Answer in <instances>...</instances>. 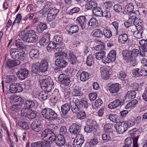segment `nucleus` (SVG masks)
<instances>
[{
  "instance_id": "a878e982",
  "label": "nucleus",
  "mask_w": 147,
  "mask_h": 147,
  "mask_svg": "<svg viewBox=\"0 0 147 147\" xmlns=\"http://www.w3.org/2000/svg\"><path fill=\"white\" fill-rule=\"evenodd\" d=\"M133 2L127 3L125 7V8L123 12V13L125 15L128 14L131 12L133 11L134 9Z\"/></svg>"
},
{
  "instance_id": "39448f33",
  "label": "nucleus",
  "mask_w": 147,
  "mask_h": 147,
  "mask_svg": "<svg viewBox=\"0 0 147 147\" xmlns=\"http://www.w3.org/2000/svg\"><path fill=\"white\" fill-rule=\"evenodd\" d=\"M40 82L42 89L47 92H49L51 90L53 85L54 84L53 80L50 77L40 80Z\"/></svg>"
},
{
  "instance_id": "864d4df0",
  "label": "nucleus",
  "mask_w": 147,
  "mask_h": 147,
  "mask_svg": "<svg viewBox=\"0 0 147 147\" xmlns=\"http://www.w3.org/2000/svg\"><path fill=\"white\" fill-rule=\"evenodd\" d=\"M22 40H20L18 38L16 41V45L18 48H21L22 49H25L26 48V46L22 43Z\"/></svg>"
},
{
  "instance_id": "6e6552de",
  "label": "nucleus",
  "mask_w": 147,
  "mask_h": 147,
  "mask_svg": "<svg viewBox=\"0 0 147 147\" xmlns=\"http://www.w3.org/2000/svg\"><path fill=\"white\" fill-rule=\"evenodd\" d=\"M70 76L64 74H60L58 78L59 83L65 86H69L70 85L71 80Z\"/></svg>"
},
{
  "instance_id": "f257e3e1",
  "label": "nucleus",
  "mask_w": 147,
  "mask_h": 147,
  "mask_svg": "<svg viewBox=\"0 0 147 147\" xmlns=\"http://www.w3.org/2000/svg\"><path fill=\"white\" fill-rule=\"evenodd\" d=\"M19 36L22 40L28 43L34 42L37 40L35 31L31 29L22 31L19 34Z\"/></svg>"
},
{
  "instance_id": "5701e85b",
  "label": "nucleus",
  "mask_w": 147,
  "mask_h": 147,
  "mask_svg": "<svg viewBox=\"0 0 147 147\" xmlns=\"http://www.w3.org/2000/svg\"><path fill=\"white\" fill-rule=\"evenodd\" d=\"M39 55L38 51L36 49L31 50L29 53L31 58L35 61H38L39 59Z\"/></svg>"
},
{
  "instance_id": "423d86ee",
  "label": "nucleus",
  "mask_w": 147,
  "mask_h": 147,
  "mask_svg": "<svg viewBox=\"0 0 147 147\" xmlns=\"http://www.w3.org/2000/svg\"><path fill=\"white\" fill-rule=\"evenodd\" d=\"M123 59L127 62H129L130 65L132 66L136 65L135 59L131 55V51L129 50H124L122 51Z\"/></svg>"
},
{
  "instance_id": "338daca9",
  "label": "nucleus",
  "mask_w": 147,
  "mask_h": 147,
  "mask_svg": "<svg viewBox=\"0 0 147 147\" xmlns=\"http://www.w3.org/2000/svg\"><path fill=\"white\" fill-rule=\"evenodd\" d=\"M113 127V125L110 123H107L105 125L104 127V130L107 133H112V128Z\"/></svg>"
},
{
  "instance_id": "aec40b11",
  "label": "nucleus",
  "mask_w": 147,
  "mask_h": 147,
  "mask_svg": "<svg viewBox=\"0 0 147 147\" xmlns=\"http://www.w3.org/2000/svg\"><path fill=\"white\" fill-rule=\"evenodd\" d=\"M105 117L113 122L116 123L119 122L121 118L120 116L117 115L112 114H107L105 115Z\"/></svg>"
},
{
  "instance_id": "ddd939ff",
  "label": "nucleus",
  "mask_w": 147,
  "mask_h": 147,
  "mask_svg": "<svg viewBox=\"0 0 147 147\" xmlns=\"http://www.w3.org/2000/svg\"><path fill=\"white\" fill-rule=\"evenodd\" d=\"M139 44L141 46V48H140V55L142 57H144L146 55L145 52H147V40H140Z\"/></svg>"
},
{
  "instance_id": "774afa93",
  "label": "nucleus",
  "mask_w": 147,
  "mask_h": 147,
  "mask_svg": "<svg viewBox=\"0 0 147 147\" xmlns=\"http://www.w3.org/2000/svg\"><path fill=\"white\" fill-rule=\"evenodd\" d=\"M132 142V140L131 138H128L125 139L124 145L122 147H130Z\"/></svg>"
},
{
  "instance_id": "f8f14e48",
  "label": "nucleus",
  "mask_w": 147,
  "mask_h": 147,
  "mask_svg": "<svg viewBox=\"0 0 147 147\" xmlns=\"http://www.w3.org/2000/svg\"><path fill=\"white\" fill-rule=\"evenodd\" d=\"M76 22L82 30H84L87 24L88 20L84 16H81L76 20Z\"/></svg>"
},
{
  "instance_id": "09e8293b",
  "label": "nucleus",
  "mask_w": 147,
  "mask_h": 147,
  "mask_svg": "<svg viewBox=\"0 0 147 147\" xmlns=\"http://www.w3.org/2000/svg\"><path fill=\"white\" fill-rule=\"evenodd\" d=\"M25 105L27 109L32 108L35 106V103L33 100H29L26 101Z\"/></svg>"
},
{
  "instance_id": "9b49d317",
  "label": "nucleus",
  "mask_w": 147,
  "mask_h": 147,
  "mask_svg": "<svg viewBox=\"0 0 147 147\" xmlns=\"http://www.w3.org/2000/svg\"><path fill=\"white\" fill-rule=\"evenodd\" d=\"M81 129V125L77 123L72 124L70 126L69 131L72 134L78 135L80 132Z\"/></svg>"
},
{
  "instance_id": "8fccbe9b",
  "label": "nucleus",
  "mask_w": 147,
  "mask_h": 147,
  "mask_svg": "<svg viewBox=\"0 0 147 147\" xmlns=\"http://www.w3.org/2000/svg\"><path fill=\"white\" fill-rule=\"evenodd\" d=\"M136 93L134 91H128L126 94V98L132 99L136 97Z\"/></svg>"
},
{
  "instance_id": "1a4fd4ad",
  "label": "nucleus",
  "mask_w": 147,
  "mask_h": 147,
  "mask_svg": "<svg viewBox=\"0 0 147 147\" xmlns=\"http://www.w3.org/2000/svg\"><path fill=\"white\" fill-rule=\"evenodd\" d=\"M60 7H55L50 9L48 12L47 21L49 22L52 21L56 17L58 13L59 12Z\"/></svg>"
},
{
  "instance_id": "f704fd0d",
  "label": "nucleus",
  "mask_w": 147,
  "mask_h": 147,
  "mask_svg": "<svg viewBox=\"0 0 147 147\" xmlns=\"http://www.w3.org/2000/svg\"><path fill=\"white\" fill-rule=\"evenodd\" d=\"M105 51H102L100 52L96 53L94 54V55L97 59L100 60L102 59V62L103 63V58L104 57H105Z\"/></svg>"
},
{
  "instance_id": "a19ab883",
  "label": "nucleus",
  "mask_w": 147,
  "mask_h": 147,
  "mask_svg": "<svg viewBox=\"0 0 147 147\" xmlns=\"http://www.w3.org/2000/svg\"><path fill=\"white\" fill-rule=\"evenodd\" d=\"M47 28V24L45 23L40 22L37 28V31L38 32H42Z\"/></svg>"
},
{
  "instance_id": "f3484780",
  "label": "nucleus",
  "mask_w": 147,
  "mask_h": 147,
  "mask_svg": "<svg viewBox=\"0 0 147 147\" xmlns=\"http://www.w3.org/2000/svg\"><path fill=\"white\" fill-rule=\"evenodd\" d=\"M31 127L34 131L39 132L43 130V126L40 121L33 122L31 125Z\"/></svg>"
},
{
  "instance_id": "ea45409f",
  "label": "nucleus",
  "mask_w": 147,
  "mask_h": 147,
  "mask_svg": "<svg viewBox=\"0 0 147 147\" xmlns=\"http://www.w3.org/2000/svg\"><path fill=\"white\" fill-rule=\"evenodd\" d=\"M102 11L101 8L96 7L92 10V13L96 16L98 17H102Z\"/></svg>"
},
{
  "instance_id": "680f3d73",
  "label": "nucleus",
  "mask_w": 147,
  "mask_h": 147,
  "mask_svg": "<svg viewBox=\"0 0 147 147\" xmlns=\"http://www.w3.org/2000/svg\"><path fill=\"white\" fill-rule=\"evenodd\" d=\"M94 49L97 51H102L105 50V46L104 44L101 42V44L94 47Z\"/></svg>"
},
{
  "instance_id": "dca6fc26",
  "label": "nucleus",
  "mask_w": 147,
  "mask_h": 147,
  "mask_svg": "<svg viewBox=\"0 0 147 147\" xmlns=\"http://www.w3.org/2000/svg\"><path fill=\"white\" fill-rule=\"evenodd\" d=\"M118 127L116 128L117 132L120 134L125 132L127 129V127L125 121H120L118 123Z\"/></svg>"
},
{
  "instance_id": "473e14b6",
  "label": "nucleus",
  "mask_w": 147,
  "mask_h": 147,
  "mask_svg": "<svg viewBox=\"0 0 147 147\" xmlns=\"http://www.w3.org/2000/svg\"><path fill=\"white\" fill-rule=\"evenodd\" d=\"M88 2L86 4L85 8L87 10H90L92 9H93L96 8L97 6V3L94 1L90 0L88 1Z\"/></svg>"
},
{
  "instance_id": "7c9ffc66",
  "label": "nucleus",
  "mask_w": 147,
  "mask_h": 147,
  "mask_svg": "<svg viewBox=\"0 0 147 147\" xmlns=\"http://www.w3.org/2000/svg\"><path fill=\"white\" fill-rule=\"evenodd\" d=\"M100 71L101 76L102 79L105 80L109 78V74L107 68L104 67H101L100 69Z\"/></svg>"
},
{
  "instance_id": "a18cd8bd",
  "label": "nucleus",
  "mask_w": 147,
  "mask_h": 147,
  "mask_svg": "<svg viewBox=\"0 0 147 147\" xmlns=\"http://www.w3.org/2000/svg\"><path fill=\"white\" fill-rule=\"evenodd\" d=\"M17 80V78L15 76L11 75L6 76L5 82L7 83L12 82Z\"/></svg>"
},
{
  "instance_id": "37998d69",
  "label": "nucleus",
  "mask_w": 147,
  "mask_h": 147,
  "mask_svg": "<svg viewBox=\"0 0 147 147\" xmlns=\"http://www.w3.org/2000/svg\"><path fill=\"white\" fill-rule=\"evenodd\" d=\"M103 33L105 36L107 38H109L112 36V33L111 30L106 27L103 30Z\"/></svg>"
},
{
  "instance_id": "052dcab7",
  "label": "nucleus",
  "mask_w": 147,
  "mask_h": 147,
  "mask_svg": "<svg viewBox=\"0 0 147 147\" xmlns=\"http://www.w3.org/2000/svg\"><path fill=\"white\" fill-rule=\"evenodd\" d=\"M110 10L108 9L102 11V17H105L107 19H109L111 17Z\"/></svg>"
},
{
  "instance_id": "bf43d9fd",
  "label": "nucleus",
  "mask_w": 147,
  "mask_h": 147,
  "mask_svg": "<svg viewBox=\"0 0 147 147\" xmlns=\"http://www.w3.org/2000/svg\"><path fill=\"white\" fill-rule=\"evenodd\" d=\"M59 131V135L64 136H67L68 135V133L66 127L65 126H61Z\"/></svg>"
},
{
  "instance_id": "603ef678",
  "label": "nucleus",
  "mask_w": 147,
  "mask_h": 147,
  "mask_svg": "<svg viewBox=\"0 0 147 147\" xmlns=\"http://www.w3.org/2000/svg\"><path fill=\"white\" fill-rule=\"evenodd\" d=\"M80 112L78 113L76 115V117L78 119L83 120L86 118V115L85 111H79Z\"/></svg>"
},
{
  "instance_id": "0eeeda50",
  "label": "nucleus",
  "mask_w": 147,
  "mask_h": 147,
  "mask_svg": "<svg viewBox=\"0 0 147 147\" xmlns=\"http://www.w3.org/2000/svg\"><path fill=\"white\" fill-rule=\"evenodd\" d=\"M41 137L42 138L49 140L50 142L54 141L56 136L54 132L49 129H46L42 133Z\"/></svg>"
},
{
  "instance_id": "4468645a",
  "label": "nucleus",
  "mask_w": 147,
  "mask_h": 147,
  "mask_svg": "<svg viewBox=\"0 0 147 147\" xmlns=\"http://www.w3.org/2000/svg\"><path fill=\"white\" fill-rule=\"evenodd\" d=\"M84 141V137L82 135H77L73 142V147H81Z\"/></svg>"
},
{
  "instance_id": "0e129e2a",
  "label": "nucleus",
  "mask_w": 147,
  "mask_h": 147,
  "mask_svg": "<svg viewBox=\"0 0 147 147\" xmlns=\"http://www.w3.org/2000/svg\"><path fill=\"white\" fill-rule=\"evenodd\" d=\"M57 46V45L53 41H51L47 47V49L49 52L51 51L52 50L55 49Z\"/></svg>"
},
{
  "instance_id": "cd10ccee",
  "label": "nucleus",
  "mask_w": 147,
  "mask_h": 147,
  "mask_svg": "<svg viewBox=\"0 0 147 147\" xmlns=\"http://www.w3.org/2000/svg\"><path fill=\"white\" fill-rule=\"evenodd\" d=\"M20 63V61L18 60H10L7 62L6 65L7 67L10 68L18 65Z\"/></svg>"
},
{
  "instance_id": "2f4dec72",
  "label": "nucleus",
  "mask_w": 147,
  "mask_h": 147,
  "mask_svg": "<svg viewBox=\"0 0 147 147\" xmlns=\"http://www.w3.org/2000/svg\"><path fill=\"white\" fill-rule=\"evenodd\" d=\"M67 29L69 34L72 35L78 32L79 27L78 25H74L71 26H67Z\"/></svg>"
},
{
  "instance_id": "e2e57ef3",
  "label": "nucleus",
  "mask_w": 147,
  "mask_h": 147,
  "mask_svg": "<svg viewBox=\"0 0 147 147\" xmlns=\"http://www.w3.org/2000/svg\"><path fill=\"white\" fill-rule=\"evenodd\" d=\"M96 129L95 127L91 125H86L84 128V130L87 133H90L92 131H95Z\"/></svg>"
},
{
  "instance_id": "9d476101",
  "label": "nucleus",
  "mask_w": 147,
  "mask_h": 147,
  "mask_svg": "<svg viewBox=\"0 0 147 147\" xmlns=\"http://www.w3.org/2000/svg\"><path fill=\"white\" fill-rule=\"evenodd\" d=\"M116 52L114 50L111 51L107 55V56L103 58V63L106 64L112 63L115 61L116 58Z\"/></svg>"
},
{
  "instance_id": "69168bd1",
  "label": "nucleus",
  "mask_w": 147,
  "mask_h": 147,
  "mask_svg": "<svg viewBox=\"0 0 147 147\" xmlns=\"http://www.w3.org/2000/svg\"><path fill=\"white\" fill-rule=\"evenodd\" d=\"M73 95L76 96H81L83 95V93L79 89L74 88L72 90Z\"/></svg>"
},
{
  "instance_id": "4d7b16f0",
  "label": "nucleus",
  "mask_w": 147,
  "mask_h": 147,
  "mask_svg": "<svg viewBox=\"0 0 147 147\" xmlns=\"http://www.w3.org/2000/svg\"><path fill=\"white\" fill-rule=\"evenodd\" d=\"M98 24V21L95 18H91L87 23L88 25L90 26H96Z\"/></svg>"
},
{
  "instance_id": "6ab92c4d",
  "label": "nucleus",
  "mask_w": 147,
  "mask_h": 147,
  "mask_svg": "<svg viewBox=\"0 0 147 147\" xmlns=\"http://www.w3.org/2000/svg\"><path fill=\"white\" fill-rule=\"evenodd\" d=\"M10 101L11 103L16 104L18 105H22L24 102V100L19 96L16 95H12L10 98Z\"/></svg>"
},
{
  "instance_id": "2eb2a0df",
  "label": "nucleus",
  "mask_w": 147,
  "mask_h": 147,
  "mask_svg": "<svg viewBox=\"0 0 147 147\" xmlns=\"http://www.w3.org/2000/svg\"><path fill=\"white\" fill-rule=\"evenodd\" d=\"M9 91L12 93L20 92L22 90L21 85L18 83H14L10 84Z\"/></svg>"
},
{
  "instance_id": "4be33fe9",
  "label": "nucleus",
  "mask_w": 147,
  "mask_h": 147,
  "mask_svg": "<svg viewBox=\"0 0 147 147\" xmlns=\"http://www.w3.org/2000/svg\"><path fill=\"white\" fill-rule=\"evenodd\" d=\"M50 34H45L40 40L39 43L41 46H45L48 43L50 40Z\"/></svg>"
},
{
  "instance_id": "72a5a7b5",
  "label": "nucleus",
  "mask_w": 147,
  "mask_h": 147,
  "mask_svg": "<svg viewBox=\"0 0 147 147\" xmlns=\"http://www.w3.org/2000/svg\"><path fill=\"white\" fill-rule=\"evenodd\" d=\"M128 38L127 34L125 33L121 34L118 37V42L121 44H125L127 41Z\"/></svg>"
},
{
  "instance_id": "4c0bfd02",
  "label": "nucleus",
  "mask_w": 147,
  "mask_h": 147,
  "mask_svg": "<svg viewBox=\"0 0 147 147\" xmlns=\"http://www.w3.org/2000/svg\"><path fill=\"white\" fill-rule=\"evenodd\" d=\"M139 13L138 11L136 12H131L128 14L129 15V19L128 21L129 22H132L133 21L136 20L138 16V14Z\"/></svg>"
},
{
  "instance_id": "c85d7f7f",
  "label": "nucleus",
  "mask_w": 147,
  "mask_h": 147,
  "mask_svg": "<svg viewBox=\"0 0 147 147\" xmlns=\"http://www.w3.org/2000/svg\"><path fill=\"white\" fill-rule=\"evenodd\" d=\"M121 103L120 100L117 99L110 102L108 105V107L111 109H114L120 106Z\"/></svg>"
},
{
  "instance_id": "49530a36",
  "label": "nucleus",
  "mask_w": 147,
  "mask_h": 147,
  "mask_svg": "<svg viewBox=\"0 0 147 147\" xmlns=\"http://www.w3.org/2000/svg\"><path fill=\"white\" fill-rule=\"evenodd\" d=\"M32 71L33 73H38L40 71L38 62L32 65Z\"/></svg>"
},
{
  "instance_id": "7ed1b4c3",
  "label": "nucleus",
  "mask_w": 147,
  "mask_h": 147,
  "mask_svg": "<svg viewBox=\"0 0 147 147\" xmlns=\"http://www.w3.org/2000/svg\"><path fill=\"white\" fill-rule=\"evenodd\" d=\"M41 113L43 117L47 121L59 120L57 113L51 109L45 108L42 110Z\"/></svg>"
},
{
  "instance_id": "c756f323",
  "label": "nucleus",
  "mask_w": 147,
  "mask_h": 147,
  "mask_svg": "<svg viewBox=\"0 0 147 147\" xmlns=\"http://www.w3.org/2000/svg\"><path fill=\"white\" fill-rule=\"evenodd\" d=\"M77 74L80 75V80L83 82L86 81L90 78L89 74L86 71H83L81 72V71H79Z\"/></svg>"
},
{
  "instance_id": "bb28decb",
  "label": "nucleus",
  "mask_w": 147,
  "mask_h": 147,
  "mask_svg": "<svg viewBox=\"0 0 147 147\" xmlns=\"http://www.w3.org/2000/svg\"><path fill=\"white\" fill-rule=\"evenodd\" d=\"M56 143L57 145L59 146H61L65 144V140L64 136L58 135L56 136L55 140Z\"/></svg>"
},
{
  "instance_id": "c9c22d12",
  "label": "nucleus",
  "mask_w": 147,
  "mask_h": 147,
  "mask_svg": "<svg viewBox=\"0 0 147 147\" xmlns=\"http://www.w3.org/2000/svg\"><path fill=\"white\" fill-rule=\"evenodd\" d=\"M80 105L82 108L86 109L90 105V104L88 103L85 98H82L80 99Z\"/></svg>"
},
{
  "instance_id": "5fc2aeb1",
  "label": "nucleus",
  "mask_w": 147,
  "mask_h": 147,
  "mask_svg": "<svg viewBox=\"0 0 147 147\" xmlns=\"http://www.w3.org/2000/svg\"><path fill=\"white\" fill-rule=\"evenodd\" d=\"M70 109L72 112L74 113H78V111H80V109L78 107V106L75 105L74 103H70Z\"/></svg>"
},
{
  "instance_id": "a211bd4d",
  "label": "nucleus",
  "mask_w": 147,
  "mask_h": 147,
  "mask_svg": "<svg viewBox=\"0 0 147 147\" xmlns=\"http://www.w3.org/2000/svg\"><path fill=\"white\" fill-rule=\"evenodd\" d=\"M17 76L20 80H23L26 78L29 74V70L24 67L21 68L18 72Z\"/></svg>"
},
{
  "instance_id": "13d9d810",
  "label": "nucleus",
  "mask_w": 147,
  "mask_h": 147,
  "mask_svg": "<svg viewBox=\"0 0 147 147\" xmlns=\"http://www.w3.org/2000/svg\"><path fill=\"white\" fill-rule=\"evenodd\" d=\"M86 63L87 65L89 66H92L94 63L93 57L92 55H90L87 57Z\"/></svg>"
},
{
  "instance_id": "58836bf2",
  "label": "nucleus",
  "mask_w": 147,
  "mask_h": 147,
  "mask_svg": "<svg viewBox=\"0 0 147 147\" xmlns=\"http://www.w3.org/2000/svg\"><path fill=\"white\" fill-rule=\"evenodd\" d=\"M129 133L131 137L133 140L137 136H138V138H139L140 135H138V131L137 130L136 128H134L131 130L129 131Z\"/></svg>"
},
{
  "instance_id": "e433bc0d",
  "label": "nucleus",
  "mask_w": 147,
  "mask_h": 147,
  "mask_svg": "<svg viewBox=\"0 0 147 147\" xmlns=\"http://www.w3.org/2000/svg\"><path fill=\"white\" fill-rule=\"evenodd\" d=\"M70 109V104L66 103L62 105L61 107V111L62 113H67Z\"/></svg>"
},
{
  "instance_id": "b1692460",
  "label": "nucleus",
  "mask_w": 147,
  "mask_h": 147,
  "mask_svg": "<svg viewBox=\"0 0 147 147\" xmlns=\"http://www.w3.org/2000/svg\"><path fill=\"white\" fill-rule=\"evenodd\" d=\"M40 69L42 72H45L47 70L49 67V64L47 61L45 60H42L39 63Z\"/></svg>"
},
{
  "instance_id": "f03ea898",
  "label": "nucleus",
  "mask_w": 147,
  "mask_h": 147,
  "mask_svg": "<svg viewBox=\"0 0 147 147\" xmlns=\"http://www.w3.org/2000/svg\"><path fill=\"white\" fill-rule=\"evenodd\" d=\"M54 55L55 57H59L55 61V63L56 65L61 68L65 67L67 64V63L63 59V58L67 57V53L63 51L59 50L55 53Z\"/></svg>"
},
{
  "instance_id": "de8ad7c7",
  "label": "nucleus",
  "mask_w": 147,
  "mask_h": 147,
  "mask_svg": "<svg viewBox=\"0 0 147 147\" xmlns=\"http://www.w3.org/2000/svg\"><path fill=\"white\" fill-rule=\"evenodd\" d=\"M111 133H107L106 134H103L102 135V140L105 142H107L111 140V138L110 136Z\"/></svg>"
},
{
  "instance_id": "20e7f679",
  "label": "nucleus",
  "mask_w": 147,
  "mask_h": 147,
  "mask_svg": "<svg viewBox=\"0 0 147 147\" xmlns=\"http://www.w3.org/2000/svg\"><path fill=\"white\" fill-rule=\"evenodd\" d=\"M21 48H11L9 51L11 57L16 60H23L25 58V52Z\"/></svg>"
},
{
  "instance_id": "393cba45",
  "label": "nucleus",
  "mask_w": 147,
  "mask_h": 147,
  "mask_svg": "<svg viewBox=\"0 0 147 147\" xmlns=\"http://www.w3.org/2000/svg\"><path fill=\"white\" fill-rule=\"evenodd\" d=\"M120 86L117 83L112 84L109 86V90L111 94L116 93L119 90Z\"/></svg>"
},
{
  "instance_id": "c03bdc74",
  "label": "nucleus",
  "mask_w": 147,
  "mask_h": 147,
  "mask_svg": "<svg viewBox=\"0 0 147 147\" xmlns=\"http://www.w3.org/2000/svg\"><path fill=\"white\" fill-rule=\"evenodd\" d=\"M27 110V116L26 117L31 119H33L36 117V114L35 111H33L32 109H28Z\"/></svg>"
},
{
  "instance_id": "6e6d98bb",
  "label": "nucleus",
  "mask_w": 147,
  "mask_h": 147,
  "mask_svg": "<svg viewBox=\"0 0 147 147\" xmlns=\"http://www.w3.org/2000/svg\"><path fill=\"white\" fill-rule=\"evenodd\" d=\"M93 37L96 38H100L103 34L102 31L98 29L95 30L93 32Z\"/></svg>"
},
{
  "instance_id": "412c9836",
  "label": "nucleus",
  "mask_w": 147,
  "mask_h": 147,
  "mask_svg": "<svg viewBox=\"0 0 147 147\" xmlns=\"http://www.w3.org/2000/svg\"><path fill=\"white\" fill-rule=\"evenodd\" d=\"M67 59L70 63L72 65L76 64L77 61V57L72 51H69L68 53Z\"/></svg>"
},
{
  "instance_id": "79ce46f5",
  "label": "nucleus",
  "mask_w": 147,
  "mask_h": 147,
  "mask_svg": "<svg viewBox=\"0 0 147 147\" xmlns=\"http://www.w3.org/2000/svg\"><path fill=\"white\" fill-rule=\"evenodd\" d=\"M53 40L57 46L58 45H62L63 43V38L59 35L55 36L54 37Z\"/></svg>"
},
{
  "instance_id": "3c124183",
  "label": "nucleus",
  "mask_w": 147,
  "mask_h": 147,
  "mask_svg": "<svg viewBox=\"0 0 147 147\" xmlns=\"http://www.w3.org/2000/svg\"><path fill=\"white\" fill-rule=\"evenodd\" d=\"M18 125L24 129H28L29 128V127L26 122L21 120L18 121Z\"/></svg>"
}]
</instances>
